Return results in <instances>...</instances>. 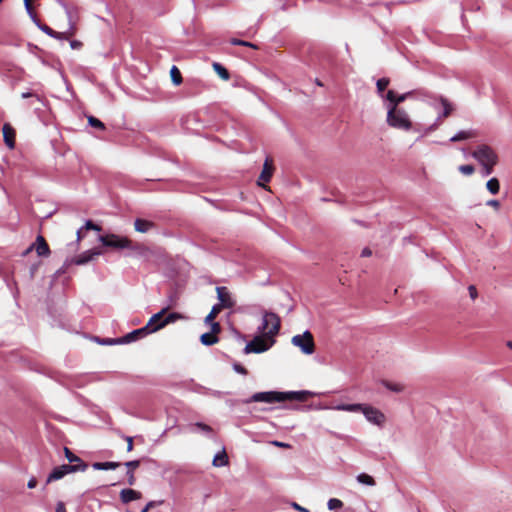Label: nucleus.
Here are the masks:
<instances>
[{"label": "nucleus", "instance_id": "59", "mask_svg": "<svg viewBox=\"0 0 512 512\" xmlns=\"http://www.w3.org/2000/svg\"><path fill=\"white\" fill-rule=\"evenodd\" d=\"M506 346L512 350V340L507 341Z\"/></svg>", "mask_w": 512, "mask_h": 512}, {"label": "nucleus", "instance_id": "25", "mask_svg": "<svg viewBox=\"0 0 512 512\" xmlns=\"http://www.w3.org/2000/svg\"><path fill=\"white\" fill-rule=\"evenodd\" d=\"M221 310L222 309L220 307L214 305L209 314L205 317V323L212 327V323H216L214 320L217 317V315L221 312Z\"/></svg>", "mask_w": 512, "mask_h": 512}, {"label": "nucleus", "instance_id": "5", "mask_svg": "<svg viewBox=\"0 0 512 512\" xmlns=\"http://www.w3.org/2000/svg\"><path fill=\"white\" fill-rule=\"evenodd\" d=\"M431 105L436 111H438V115H437L436 121L433 124H431L428 127H425L423 129L424 135H428L431 132L437 130L439 125L441 124L442 120L444 118L448 117L453 111L452 104L448 101V99H446L444 97H439V98L435 99L431 103Z\"/></svg>", "mask_w": 512, "mask_h": 512}, {"label": "nucleus", "instance_id": "37", "mask_svg": "<svg viewBox=\"0 0 512 512\" xmlns=\"http://www.w3.org/2000/svg\"><path fill=\"white\" fill-rule=\"evenodd\" d=\"M41 31H43L44 33H46L47 35L49 36H53L55 35V31L52 30L50 27H48L47 25H44V24H41L39 21H38V24H35Z\"/></svg>", "mask_w": 512, "mask_h": 512}, {"label": "nucleus", "instance_id": "15", "mask_svg": "<svg viewBox=\"0 0 512 512\" xmlns=\"http://www.w3.org/2000/svg\"><path fill=\"white\" fill-rule=\"evenodd\" d=\"M103 252L100 249H90L87 250L80 255H78L74 259V263L77 265H83L90 261L95 260L96 257L100 256Z\"/></svg>", "mask_w": 512, "mask_h": 512}, {"label": "nucleus", "instance_id": "23", "mask_svg": "<svg viewBox=\"0 0 512 512\" xmlns=\"http://www.w3.org/2000/svg\"><path fill=\"white\" fill-rule=\"evenodd\" d=\"M485 187L491 195H497L500 191V181L492 177L486 182Z\"/></svg>", "mask_w": 512, "mask_h": 512}, {"label": "nucleus", "instance_id": "36", "mask_svg": "<svg viewBox=\"0 0 512 512\" xmlns=\"http://www.w3.org/2000/svg\"><path fill=\"white\" fill-rule=\"evenodd\" d=\"M376 85H377L378 92L382 93V92H384L386 87L389 85V79L381 78L377 81Z\"/></svg>", "mask_w": 512, "mask_h": 512}, {"label": "nucleus", "instance_id": "2", "mask_svg": "<svg viewBox=\"0 0 512 512\" xmlns=\"http://www.w3.org/2000/svg\"><path fill=\"white\" fill-rule=\"evenodd\" d=\"M332 409L336 411L361 413L368 424L378 429L385 428L389 421L387 414L371 403H339L332 407Z\"/></svg>", "mask_w": 512, "mask_h": 512}, {"label": "nucleus", "instance_id": "13", "mask_svg": "<svg viewBox=\"0 0 512 512\" xmlns=\"http://www.w3.org/2000/svg\"><path fill=\"white\" fill-rule=\"evenodd\" d=\"M273 173V160L270 157H267L264 161L262 171L258 177L257 185L268 190L269 188L267 187V183L271 180Z\"/></svg>", "mask_w": 512, "mask_h": 512}, {"label": "nucleus", "instance_id": "9", "mask_svg": "<svg viewBox=\"0 0 512 512\" xmlns=\"http://www.w3.org/2000/svg\"><path fill=\"white\" fill-rule=\"evenodd\" d=\"M87 465L82 463L81 465H62L53 469L50 475L47 478V483H51L53 481L59 480L63 478L65 475L76 472V471H85Z\"/></svg>", "mask_w": 512, "mask_h": 512}, {"label": "nucleus", "instance_id": "8", "mask_svg": "<svg viewBox=\"0 0 512 512\" xmlns=\"http://www.w3.org/2000/svg\"><path fill=\"white\" fill-rule=\"evenodd\" d=\"M412 95V91L397 93L394 90H388L385 94H382L381 97L384 101V107H401L400 104L411 98Z\"/></svg>", "mask_w": 512, "mask_h": 512}, {"label": "nucleus", "instance_id": "32", "mask_svg": "<svg viewBox=\"0 0 512 512\" xmlns=\"http://www.w3.org/2000/svg\"><path fill=\"white\" fill-rule=\"evenodd\" d=\"M170 76H171V79H172V82L175 84V85H179L181 82H182V76H181V73L179 71V69L176 67V66H173L170 70Z\"/></svg>", "mask_w": 512, "mask_h": 512}, {"label": "nucleus", "instance_id": "12", "mask_svg": "<svg viewBox=\"0 0 512 512\" xmlns=\"http://www.w3.org/2000/svg\"><path fill=\"white\" fill-rule=\"evenodd\" d=\"M166 311L167 309L164 308L160 312L150 317L147 324L144 326L147 334L155 333L166 326L164 322V315L166 314Z\"/></svg>", "mask_w": 512, "mask_h": 512}, {"label": "nucleus", "instance_id": "52", "mask_svg": "<svg viewBox=\"0 0 512 512\" xmlns=\"http://www.w3.org/2000/svg\"><path fill=\"white\" fill-rule=\"evenodd\" d=\"M196 426L198 428H200L201 430H203V431H206V432H210L211 431V428L208 425H206V424L197 423Z\"/></svg>", "mask_w": 512, "mask_h": 512}, {"label": "nucleus", "instance_id": "53", "mask_svg": "<svg viewBox=\"0 0 512 512\" xmlns=\"http://www.w3.org/2000/svg\"><path fill=\"white\" fill-rule=\"evenodd\" d=\"M234 369L238 372V373H241V374H247V371L244 367L240 366V365H235L234 366Z\"/></svg>", "mask_w": 512, "mask_h": 512}, {"label": "nucleus", "instance_id": "51", "mask_svg": "<svg viewBox=\"0 0 512 512\" xmlns=\"http://www.w3.org/2000/svg\"><path fill=\"white\" fill-rule=\"evenodd\" d=\"M70 46L72 49H79L82 46V43L76 40L70 42Z\"/></svg>", "mask_w": 512, "mask_h": 512}, {"label": "nucleus", "instance_id": "7", "mask_svg": "<svg viewBox=\"0 0 512 512\" xmlns=\"http://www.w3.org/2000/svg\"><path fill=\"white\" fill-rule=\"evenodd\" d=\"M99 241L107 247L114 249H132L133 242L128 237L117 234H107L99 237Z\"/></svg>", "mask_w": 512, "mask_h": 512}, {"label": "nucleus", "instance_id": "43", "mask_svg": "<svg viewBox=\"0 0 512 512\" xmlns=\"http://www.w3.org/2000/svg\"><path fill=\"white\" fill-rule=\"evenodd\" d=\"M85 229L87 230H95V231H100L101 228L98 226V225H95L93 222L91 221H87L85 223V226H84Z\"/></svg>", "mask_w": 512, "mask_h": 512}, {"label": "nucleus", "instance_id": "20", "mask_svg": "<svg viewBox=\"0 0 512 512\" xmlns=\"http://www.w3.org/2000/svg\"><path fill=\"white\" fill-rule=\"evenodd\" d=\"M155 227L154 222L142 218H137L134 221V229L139 233H147Z\"/></svg>", "mask_w": 512, "mask_h": 512}, {"label": "nucleus", "instance_id": "58", "mask_svg": "<svg viewBox=\"0 0 512 512\" xmlns=\"http://www.w3.org/2000/svg\"><path fill=\"white\" fill-rule=\"evenodd\" d=\"M21 96H22V98H28V97L32 96V94L29 92H25V93H22Z\"/></svg>", "mask_w": 512, "mask_h": 512}, {"label": "nucleus", "instance_id": "48", "mask_svg": "<svg viewBox=\"0 0 512 512\" xmlns=\"http://www.w3.org/2000/svg\"><path fill=\"white\" fill-rule=\"evenodd\" d=\"M126 441H127V451H132L133 450V439L132 437L128 436L126 437Z\"/></svg>", "mask_w": 512, "mask_h": 512}, {"label": "nucleus", "instance_id": "45", "mask_svg": "<svg viewBox=\"0 0 512 512\" xmlns=\"http://www.w3.org/2000/svg\"><path fill=\"white\" fill-rule=\"evenodd\" d=\"M291 505H292V507H293L295 510H297V511H300V512H309V510H308V509H306V508H304V507L300 506V505H299L298 503H296V502H293Z\"/></svg>", "mask_w": 512, "mask_h": 512}, {"label": "nucleus", "instance_id": "19", "mask_svg": "<svg viewBox=\"0 0 512 512\" xmlns=\"http://www.w3.org/2000/svg\"><path fill=\"white\" fill-rule=\"evenodd\" d=\"M147 335L148 334H147L145 328L142 327V328L136 329V330L128 333L123 338L118 339L117 343H123V344L124 343H130V342L135 341L138 338H143V337H145Z\"/></svg>", "mask_w": 512, "mask_h": 512}, {"label": "nucleus", "instance_id": "31", "mask_svg": "<svg viewBox=\"0 0 512 512\" xmlns=\"http://www.w3.org/2000/svg\"><path fill=\"white\" fill-rule=\"evenodd\" d=\"M23 1H24V6H25L27 14L29 15V17L31 18V20L33 21L34 24H38L39 20L37 19V16L33 10L31 0H23Z\"/></svg>", "mask_w": 512, "mask_h": 512}, {"label": "nucleus", "instance_id": "26", "mask_svg": "<svg viewBox=\"0 0 512 512\" xmlns=\"http://www.w3.org/2000/svg\"><path fill=\"white\" fill-rule=\"evenodd\" d=\"M75 32H76V26L74 23H71L68 31H66V32H56L55 31V35H53L52 37L56 38V39H68L69 37L73 36L75 34Z\"/></svg>", "mask_w": 512, "mask_h": 512}, {"label": "nucleus", "instance_id": "42", "mask_svg": "<svg viewBox=\"0 0 512 512\" xmlns=\"http://www.w3.org/2000/svg\"><path fill=\"white\" fill-rule=\"evenodd\" d=\"M469 296L472 300H475L478 297V291L474 285H470L468 287Z\"/></svg>", "mask_w": 512, "mask_h": 512}, {"label": "nucleus", "instance_id": "21", "mask_svg": "<svg viewBox=\"0 0 512 512\" xmlns=\"http://www.w3.org/2000/svg\"><path fill=\"white\" fill-rule=\"evenodd\" d=\"M141 497V493L133 489H123L120 492V498L123 503L139 500Z\"/></svg>", "mask_w": 512, "mask_h": 512}, {"label": "nucleus", "instance_id": "49", "mask_svg": "<svg viewBox=\"0 0 512 512\" xmlns=\"http://www.w3.org/2000/svg\"><path fill=\"white\" fill-rule=\"evenodd\" d=\"M56 512H66L65 504L63 502H58L56 504Z\"/></svg>", "mask_w": 512, "mask_h": 512}, {"label": "nucleus", "instance_id": "56", "mask_svg": "<svg viewBox=\"0 0 512 512\" xmlns=\"http://www.w3.org/2000/svg\"><path fill=\"white\" fill-rule=\"evenodd\" d=\"M118 339H109V340H106L104 343L105 344H118L117 343Z\"/></svg>", "mask_w": 512, "mask_h": 512}, {"label": "nucleus", "instance_id": "39", "mask_svg": "<svg viewBox=\"0 0 512 512\" xmlns=\"http://www.w3.org/2000/svg\"><path fill=\"white\" fill-rule=\"evenodd\" d=\"M88 122L93 127H96V128H99V129H104V124L100 120H98V119H96V118H94L92 116H90L88 118Z\"/></svg>", "mask_w": 512, "mask_h": 512}, {"label": "nucleus", "instance_id": "14", "mask_svg": "<svg viewBox=\"0 0 512 512\" xmlns=\"http://www.w3.org/2000/svg\"><path fill=\"white\" fill-rule=\"evenodd\" d=\"M211 331L209 333H204L200 337V341L203 345L210 346L216 344L219 339L217 335L221 331V327L219 323H212V327H210Z\"/></svg>", "mask_w": 512, "mask_h": 512}, {"label": "nucleus", "instance_id": "29", "mask_svg": "<svg viewBox=\"0 0 512 512\" xmlns=\"http://www.w3.org/2000/svg\"><path fill=\"white\" fill-rule=\"evenodd\" d=\"M383 386L388 389L389 391L395 392V393H402L404 391V385L400 383H393L389 381L383 382Z\"/></svg>", "mask_w": 512, "mask_h": 512}, {"label": "nucleus", "instance_id": "24", "mask_svg": "<svg viewBox=\"0 0 512 512\" xmlns=\"http://www.w3.org/2000/svg\"><path fill=\"white\" fill-rule=\"evenodd\" d=\"M118 466L117 462H96L92 465L95 470H114Z\"/></svg>", "mask_w": 512, "mask_h": 512}, {"label": "nucleus", "instance_id": "41", "mask_svg": "<svg viewBox=\"0 0 512 512\" xmlns=\"http://www.w3.org/2000/svg\"><path fill=\"white\" fill-rule=\"evenodd\" d=\"M231 43L233 45H242V46H247V47H251V48H254V49L256 48V46L253 43L242 41V40H238V39H233L231 41Z\"/></svg>", "mask_w": 512, "mask_h": 512}, {"label": "nucleus", "instance_id": "40", "mask_svg": "<svg viewBox=\"0 0 512 512\" xmlns=\"http://www.w3.org/2000/svg\"><path fill=\"white\" fill-rule=\"evenodd\" d=\"M486 205L491 207L494 211H499L501 204L497 199H490L486 202Z\"/></svg>", "mask_w": 512, "mask_h": 512}, {"label": "nucleus", "instance_id": "60", "mask_svg": "<svg viewBox=\"0 0 512 512\" xmlns=\"http://www.w3.org/2000/svg\"><path fill=\"white\" fill-rule=\"evenodd\" d=\"M3 0H0V3L2 2Z\"/></svg>", "mask_w": 512, "mask_h": 512}, {"label": "nucleus", "instance_id": "50", "mask_svg": "<svg viewBox=\"0 0 512 512\" xmlns=\"http://www.w3.org/2000/svg\"><path fill=\"white\" fill-rule=\"evenodd\" d=\"M127 467L129 468H132V469H135L139 466V461L135 460V461H129L125 464Z\"/></svg>", "mask_w": 512, "mask_h": 512}, {"label": "nucleus", "instance_id": "28", "mask_svg": "<svg viewBox=\"0 0 512 512\" xmlns=\"http://www.w3.org/2000/svg\"><path fill=\"white\" fill-rule=\"evenodd\" d=\"M473 137H474V134L472 131H460L457 134H455L450 140L452 142H458V141L467 140V139H470Z\"/></svg>", "mask_w": 512, "mask_h": 512}, {"label": "nucleus", "instance_id": "44", "mask_svg": "<svg viewBox=\"0 0 512 512\" xmlns=\"http://www.w3.org/2000/svg\"><path fill=\"white\" fill-rule=\"evenodd\" d=\"M271 444L276 446V447H280V448H285V449L291 448L290 444L284 443V442H280V441H276V440L272 441Z\"/></svg>", "mask_w": 512, "mask_h": 512}, {"label": "nucleus", "instance_id": "3", "mask_svg": "<svg viewBox=\"0 0 512 512\" xmlns=\"http://www.w3.org/2000/svg\"><path fill=\"white\" fill-rule=\"evenodd\" d=\"M386 124L389 128L405 133L414 130L415 123L409 111L403 107H385Z\"/></svg>", "mask_w": 512, "mask_h": 512}, {"label": "nucleus", "instance_id": "34", "mask_svg": "<svg viewBox=\"0 0 512 512\" xmlns=\"http://www.w3.org/2000/svg\"><path fill=\"white\" fill-rule=\"evenodd\" d=\"M181 319H184V316L182 314H180V313H170L169 315L164 317V322H165L166 325H168L170 323H174L177 320H181Z\"/></svg>", "mask_w": 512, "mask_h": 512}, {"label": "nucleus", "instance_id": "54", "mask_svg": "<svg viewBox=\"0 0 512 512\" xmlns=\"http://www.w3.org/2000/svg\"><path fill=\"white\" fill-rule=\"evenodd\" d=\"M371 254H372V252H371V250H370V249H368V248L363 249V250H362V253H361V255H362L363 257H369V256H371Z\"/></svg>", "mask_w": 512, "mask_h": 512}, {"label": "nucleus", "instance_id": "33", "mask_svg": "<svg viewBox=\"0 0 512 512\" xmlns=\"http://www.w3.org/2000/svg\"><path fill=\"white\" fill-rule=\"evenodd\" d=\"M327 507L329 510H337L343 507V502L337 498H331L327 502Z\"/></svg>", "mask_w": 512, "mask_h": 512}, {"label": "nucleus", "instance_id": "10", "mask_svg": "<svg viewBox=\"0 0 512 512\" xmlns=\"http://www.w3.org/2000/svg\"><path fill=\"white\" fill-rule=\"evenodd\" d=\"M219 303L216 304L221 309H229L235 306L236 299L227 287L221 286L216 288Z\"/></svg>", "mask_w": 512, "mask_h": 512}, {"label": "nucleus", "instance_id": "46", "mask_svg": "<svg viewBox=\"0 0 512 512\" xmlns=\"http://www.w3.org/2000/svg\"><path fill=\"white\" fill-rule=\"evenodd\" d=\"M156 502L155 501H150L149 503H147V505L141 510V512H148L151 508L155 507L156 506Z\"/></svg>", "mask_w": 512, "mask_h": 512}, {"label": "nucleus", "instance_id": "57", "mask_svg": "<svg viewBox=\"0 0 512 512\" xmlns=\"http://www.w3.org/2000/svg\"><path fill=\"white\" fill-rule=\"evenodd\" d=\"M82 237H83V236H82V229H80V230H78V232H77V240H78V241H79V240H81V238H82Z\"/></svg>", "mask_w": 512, "mask_h": 512}, {"label": "nucleus", "instance_id": "38", "mask_svg": "<svg viewBox=\"0 0 512 512\" xmlns=\"http://www.w3.org/2000/svg\"><path fill=\"white\" fill-rule=\"evenodd\" d=\"M65 456L69 462H80V458L74 455L68 448L64 449Z\"/></svg>", "mask_w": 512, "mask_h": 512}, {"label": "nucleus", "instance_id": "27", "mask_svg": "<svg viewBox=\"0 0 512 512\" xmlns=\"http://www.w3.org/2000/svg\"><path fill=\"white\" fill-rule=\"evenodd\" d=\"M212 67L221 79H223L225 81H227L229 79V73H228L227 69L225 67H223L221 64L215 62V63H213Z\"/></svg>", "mask_w": 512, "mask_h": 512}, {"label": "nucleus", "instance_id": "16", "mask_svg": "<svg viewBox=\"0 0 512 512\" xmlns=\"http://www.w3.org/2000/svg\"><path fill=\"white\" fill-rule=\"evenodd\" d=\"M282 395H283V401H286V400L305 401L309 397L314 396L315 393L308 391V390H302V391L282 392Z\"/></svg>", "mask_w": 512, "mask_h": 512}, {"label": "nucleus", "instance_id": "35", "mask_svg": "<svg viewBox=\"0 0 512 512\" xmlns=\"http://www.w3.org/2000/svg\"><path fill=\"white\" fill-rule=\"evenodd\" d=\"M458 170H459L463 175H466V176H470V175H472V174L475 172V168H474V166L469 165V164L459 166Z\"/></svg>", "mask_w": 512, "mask_h": 512}, {"label": "nucleus", "instance_id": "18", "mask_svg": "<svg viewBox=\"0 0 512 512\" xmlns=\"http://www.w3.org/2000/svg\"><path fill=\"white\" fill-rule=\"evenodd\" d=\"M2 132H3L4 142L7 145V147L9 149H14L15 136H16L14 128L9 123H6L3 125Z\"/></svg>", "mask_w": 512, "mask_h": 512}, {"label": "nucleus", "instance_id": "47", "mask_svg": "<svg viewBox=\"0 0 512 512\" xmlns=\"http://www.w3.org/2000/svg\"><path fill=\"white\" fill-rule=\"evenodd\" d=\"M36 485H37V480H36V478H35V477L30 478V480H29V481H28V483H27V487H28L29 489H33V488H35V487H36Z\"/></svg>", "mask_w": 512, "mask_h": 512}, {"label": "nucleus", "instance_id": "11", "mask_svg": "<svg viewBox=\"0 0 512 512\" xmlns=\"http://www.w3.org/2000/svg\"><path fill=\"white\" fill-rule=\"evenodd\" d=\"M250 402H265V403H274V402H283L282 392L278 391H267V392H258L251 396L246 403Z\"/></svg>", "mask_w": 512, "mask_h": 512}, {"label": "nucleus", "instance_id": "22", "mask_svg": "<svg viewBox=\"0 0 512 512\" xmlns=\"http://www.w3.org/2000/svg\"><path fill=\"white\" fill-rule=\"evenodd\" d=\"M212 464L214 467H224L229 464V459L225 449H222L214 456Z\"/></svg>", "mask_w": 512, "mask_h": 512}, {"label": "nucleus", "instance_id": "4", "mask_svg": "<svg viewBox=\"0 0 512 512\" xmlns=\"http://www.w3.org/2000/svg\"><path fill=\"white\" fill-rule=\"evenodd\" d=\"M471 155L482 167V174L485 176L490 175L498 164L497 153L488 145L477 146Z\"/></svg>", "mask_w": 512, "mask_h": 512}, {"label": "nucleus", "instance_id": "6", "mask_svg": "<svg viewBox=\"0 0 512 512\" xmlns=\"http://www.w3.org/2000/svg\"><path fill=\"white\" fill-rule=\"evenodd\" d=\"M291 344L306 356L312 355L316 350L314 337L308 330L292 336Z\"/></svg>", "mask_w": 512, "mask_h": 512}, {"label": "nucleus", "instance_id": "55", "mask_svg": "<svg viewBox=\"0 0 512 512\" xmlns=\"http://www.w3.org/2000/svg\"><path fill=\"white\" fill-rule=\"evenodd\" d=\"M134 481H135L134 475H133V473H131L129 475L128 482L130 485H132V484H134Z\"/></svg>", "mask_w": 512, "mask_h": 512}, {"label": "nucleus", "instance_id": "30", "mask_svg": "<svg viewBox=\"0 0 512 512\" xmlns=\"http://www.w3.org/2000/svg\"><path fill=\"white\" fill-rule=\"evenodd\" d=\"M356 479L363 485L374 486L376 484L374 478L366 473L359 474Z\"/></svg>", "mask_w": 512, "mask_h": 512}, {"label": "nucleus", "instance_id": "17", "mask_svg": "<svg viewBox=\"0 0 512 512\" xmlns=\"http://www.w3.org/2000/svg\"><path fill=\"white\" fill-rule=\"evenodd\" d=\"M33 248H35V250L39 256H48L50 254L49 246L42 236L37 237L35 244L30 246L25 251V254L29 253Z\"/></svg>", "mask_w": 512, "mask_h": 512}, {"label": "nucleus", "instance_id": "1", "mask_svg": "<svg viewBox=\"0 0 512 512\" xmlns=\"http://www.w3.org/2000/svg\"><path fill=\"white\" fill-rule=\"evenodd\" d=\"M280 328V317L273 312L265 311L262 314V321L258 327L259 335L246 344L244 352L249 354L268 351L275 344Z\"/></svg>", "mask_w": 512, "mask_h": 512}]
</instances>
